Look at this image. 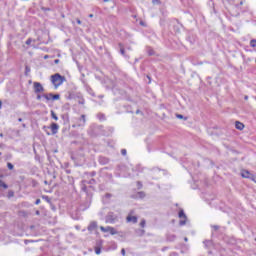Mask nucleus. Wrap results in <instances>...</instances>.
Segmentation results:
<instances>
[{
	"instance_id": "1",
	"label": "nucleus",
	"mask_w": 256,
	"mask_h": 256,
	"mask_svg": "<svg viewBox=\"0 0 256 256\" xmlns=\"http://www.w3.org/2000/svg\"><path fill=\"white\" fill-rule=\"evenodd\" d=\"M64 82L65 77L61 76V74L59 73H56L51 76V83L54 85L55 89H57V87H61V85H63Z\"/></svg>"
},
{
	"instance_id": "2",
	"label": "nucleus",
	"mask_w": 256,
	"mask_h": 256,
	"mask_svg": "<svg viewBox=\"0 0 256 256\" xmlns=\"http://www.w3.org/2000/svg\"><path fill=\"white\" fill-rule=\"evenodd\" d=\"M117 221H119V216H117V214L109 212L106 215V223H110L113 225L114 223H117Z\"/></svg>"
},
{
	"instance_id": "3",
	"label": "nucleus",
	"mask_w": 256,
	"mask_h": 256,
	"mask_svg": "<svg viewBox=\"0 0 256 256\" xmlns=\"http://www.w3.org/2000/svg\"><path fill=\"white\" fill-rule=\"evenodd\" d=\"M86 123H87L86 116H85V114H82L81 117L77 119L75 124L72 125V127L73 128H75V127L83 128V127H85Z\"/></svg>"
},
{
	"instance_id": "4",
	"label": "nucleus",
	"mask_w": 256,
	"mask_h": 256,
	"mask_svg": "<svg viewBox=\"0 0 256 256\" xmlns=\"http://www.w3.org/2000/svg\"><path fill=\"white\" fill-rule=\"evenodd\" d=\"M33 86L35 93H43V91H45V88H43V85L39 82H34Z\"/></svg>"
},
{
	"instance_id": "5",
	"label": "nucleus",
	"mask_w": 256,
	"mask_h": 256,
	"mask_svg": "<svg viewBox=\"0 0 256 256\" xmlns=\"http://www.w3.org/2000/svg\"><path fill=\"white\" fill-rule=\"evenodd\" d=\"M179 218L180 219H183V220H180V225L183 226L187 223V216L185 215V212L183 210H181L179 212Z\"/></svg>"
},
{
	"instance_id": "6",
	"label": "nucleus",
	"mask_w": 256,
	"mask_h": 256,
	"mask_svg": "<svg viewBox=\"0 0 256 256\" xmlns=\"http://www.w3.org/2000/svg\"><path fill=\"white\" fill-rule=\"evenodd\" d=\"M241 176L244 179H251L253 177V174H251V172H249L248 170H242L241 171Z\"/></svg>"
},
{
	"instance_id": "7",
	"label": "nucleus",
	"mask_w": 256,
	"mask_h": 256,
	"mask_svg": "<svg viewBox=\"0 0 256 256\" xmlns=\"http://www.w3.org/2000/svg\"><path fill=\"white\" fill-rule=\"evenodd\" d=\"M97 227H98L97 222L92 221V222H90V224L88 226V231L90 233H93V231H95L97 229Z\"/></svg>"
},
{
	"instance_id": "8",
	"label": "nucleus",
	"mask_w": 256,
	"mask_h": 256,
	"mask_svg": "<svg viewBox=\"0 0 256 256\" xmlns=\"http://www.w3.org/2000/svg\"><path fill=\"white\" fill-rule=\"evenodd\" d=\"M50 129L52 131V135H57L59 131V126L57 125V123H52Z\"/></svg>"
},
{
	"instance_id": "9",
	"label": "nucleus",
	"mask_w": 256,
	"mask_h": 256,
	"mask_svg": "<svg viewBox=\"0 0 256 256\" xmlns=\"http://www.w3.org/2000/svg\"><path fill=\"white\" fill-rule=\"evenodd\" d=\"M126 221L128 223H137V217L136 216L128 215L127 218H126Z\"/></svg>"
},
{
	"instance_id": "10",
	"label": "nucleus",
	"mask_w": 256,
	"mask_h": 256,
	"mask_svg": "<svg viewBox=\"0 0 256 256\" xmlns=\"http://www.w3.org/2000/svg\"><path fill=\"white\" fill-rule=\"evenodd\" d=\"M235 126L239 131H243V129H245V125L241 122H236Z\"/></svg>"
},
{
	"instance_id": "11",
	"label": "nucleus",
	"mask_w": 256,
	"mask_h": 256,
	"mask_svg": "<svg viewBox=\"0 0 256 256\" xmlns=\"http://www.w3.org/2000/svg\"><path fill=\"white\" fill-rule=\"evenodd\" d=\"M108 233H110V235H117V230L110 226Z\"/></svg>"
},
{
	"instance_id": "12",
	"label": "nucleus",
	"mask_w": 256,
	"mask_h": 256,
	"mask_svg": "<svg viewBox=\"0 0 256 256\" xmlns=\"http://www.w3.org/2000/svg\"><path fill=\"white\" fill-rule=\"evenodd\" d=\"M42 97H44V99H46V101H51V100H53V97L51 96V93H49V94H44Z\"/></svg>"
},
{
	"instance_id": "13",
	"label": "nucleus",
	"mask_w": 256,
	"mask_h": 256,
	"mask_svg": "<svg viewBox=\"0 0 256 256\" xmlns=\"http://www.w3.org/2000/svg\"><path fill=\"white\" fill-rule=\"evenodd\" d=\"M51 117L54 119V121H59V117H57V114L53 110H51Z\"/></svg>"
},
{
	"instance_id": "14",
	"label": "nucleus",
	"mask_w": 256,
	"mask_h": 256,
	"mask_svg": "<svg viewBox=\"0 0 256 256\" xmlns=\"http://www.w3.org/2000/svg\"><path fill=\"white\" fill-rule=\"evenodd\" d=\"M110 227H111V226H107V227L100 226V230H101L103 233H109Z\"/></svg>"
},
{
	"instance_id": "15",
	"label": "nucleus",
	"mask_w": 256,
	"mask_h": 256,
	"mask_svg": "<svg viewBox=\"0 0 256 256\" xmlns=\"http://www.w3.org/2000/svg\"><path fill=\"white\" fill-rule=\"evenodd\" d=\"M119 49H120L121 55H125V48L123 47V44L119 43Z\"/></svg>"
},
{
	"instance_id": "16",
	"label": "nucleus",
	"mask_w": 256,
	"mask_h": 256,
	"mask_svg": "<svg viewBox=\"0 0 256 256\" xmlns=\"http://www.w3.org/2000/svg\"><path fill=\"white\" fill-rule=\"evenodd\" d=\"M50 97H52V101H57L59 100L60 96L58 94L53 95L52 93H50Z\"/></svg>"
},
{
	"instance_id": "17",
	"label": "nucleus",
	"mask_w": 256,
	"mask_h": 256,
	"mask_svg": "<svg viewBox=\"0 0 256 256\" xmlns=\"http://www.w3.org/2000/svg\"><path fill=\"white\" fill-rule=\"evenodd\" d=\"M0 187H3V189H7V184H5V182H3V180H0Z\"/></svg>"
},
{
	"instance_id": "18",
	"label": "nucleus",
	"mask_w": 256,
	"mask_h": 256,
	"mask_svg": "<svg viewBox=\"0 0 256 256\" xmlns=\"http://www.w3.org/2000/svg\"><path fill=\"white\" fill-rule=\"evenodd\" d=\"M250 47H256V40L255 39H252L250 41Z\"/></svg>"
},
{
	"instance_id": "19",
	"label": "nucleus",
	"mask_w": 256,
	"mask_h": 256,
	"mask_svg": "<svg viewBox=\"0 0 256 256\" xmlns=\"http://www.w3.org/2000/svg\"><path fill=\"white\" fill-rule=\"evenodd\" d=\"M96 255H101V248H95Z\"/></svg>"
},
{
	"instance_id": "20",
	"label": "nucleus",
	"mask_w": 256,
	"mask_h": 256,
	"mask_svg": "<svg viewBox=\"0 0 256 256\" xmlns=\"http://www.w3.org/2000/svg\"><path fill=\"white\" fill-rule=\"evenodd\" d=\"M7 167H8V169H10V171H11V170H13V167H14V166H13V164H11L10 162H8Z\"/></svg>"
},
{
	"instance_id": "21",
	"label": "nucleus",
	"mask_w": 256,
	"mask_h": 256,
	"mask_svg": "<svg viewBox=\"0 0 256 256\" xmlns=\"http://www.w3.org/2000/svg\"><path fill=\"white\" fill-rule=\"evenodd\" d=\"M33 42V40L31 38L26 40V45H31V43Z\"/></svg>"
},
{
	"instance_id": "22",
	"label": "nucleus",
	"mask_w": 256,
	"mask_h": 256,
	"mask_svg": "<svg viewBox=\"0 0 256 256\" xmlns=\"http://www.w3.org/2000/svg\"><path fill=\"white\" fill-rule=\"evenodd\" d=\"M145 220H142L141 222H140V227H145Z\"/></svg>"
},
{
	"instance_id": "23",
	"label": "nucleus",
	"mask_w": 256,
	"mask_h": 256,
	"mask_svg": "<svg viewBox=\"0 0 256 256\" xmlns=\"http://www.w3.org/2000/svg\"><path fill=\"white\" fill-rule=\"evenodd\" d=\"M121 153H122V155H127V150L126 149H122Z\"/></svg>"
},
{
	"instance_id": "24",
	"label": "nucleus",
	"mask_w": 256,
	"mask_h": 256,
	"mask_svg": "<svg viewBox=\"0 0 256 256\" xmlns=\"http://www.w3.org/2000/svg\"><path fill=\"white\" fill-rule=\"evenodd\" d=\"M176 117H177V119H183V115H181V114H177Z\"/></svg>"
},
{
	"instance_id": "25",
	"label": "nucleus",
	"mask_w": 256,
	"mask_h": 256,
	"mask_svg": "<svg viewBox=\"0 0 256 256\" xmlns=\"http://www.w3.org/2000/svg\"><path fill=\"white\" fill-rule=\"evenodd\" d=\"M250 179H252V181H254V183H256V176L255 175H252V177Z\"/></svg>"
},
{
	"instance_id": "26",
	"label": "nucleus",
	"mask_w": 256,
	"mask_h": 256,
	"mask_svg": "<svg viewBox=\"0 0 256 256\" xmlns=\"http://www.w3.org/2000/svg\"><path fill=\"white\" fill-rule=\"evenodd\" d=\"M26 73H29L31 71V68H29V66H26Z\"/></svg>"
},
{
	"instance_id": "27",
	"label": "nucleus",
	"mask_w": 256,
	"mask_h": 256,
	"mask_svg": "<svg viewBox=\"0 0 256 256\" xmlns=\"http://www.w3.org/2000/svg\"><path fill=\"white\" fill-rule=\"evenodd\" d=\"M39 203H41V199H37L35 205H39Z\"/></svg>"
},
{
	"instance_id": "28",
	"label": "nucleus",
	"mask_w": 256,
	"mask_h": 256,
	"mask_svg": "<svg viewBox=\"0 0 256 256\" xmlns=\"http://www.w3.org/2000/svg\"><path fill=\"white\" fill-rule=\"evenodd\" d=\"M121 255L125 256V248L121 250Z\"/></svg>"
},
{
	"instance_id": "29",
	"label": "nucleus",
	"mask_w": 256,
	"mask_h": 256,
	"mask_svg": "<svg viewBox=\"0 0 256 256\" xmlns=\"http://www.w3.org/2000/svg\"><path fill=\"white\" fill-rule=\"evenodd\" d=\"M41 97H42V96L38 94V95H37V100H38V101H41Z\"/></svg>"
},
{
	"instance_id": "30",
	"label": "nucleus",
	"mask_w": 256,
	"mask_h": 256,
	"mask_svg": "<svg viewBox=\"0 0 256 256\" xmlns=\"http://www.w3.org/2000/svg\"><path fill=\"white\" fill-rule=\"evenodd\" d=\"M76 23H77L78 25H81V21H80L79 19H76Z\"/></svg>"
},
{
	"instance_id": "31",
	"label": "nucleus",
	"mask_w": 256,
	"mask_h": 256,
	"mask_svg": "<svg viewBox=\"0 0 256 256\" xmlns=\"http://www.w3.org/2000/svg\"><path fill=\"white\" fill-rule=\"evenodd\" d=\"M213 229H215V231H217L219 229V226H213Z\"/></svg>"
},
{
	"instance_id": "32",
	"label": "nucleus",
	"mask_w": 256,
	"mask_h": 256,
	"mask_svg": "<svg viewBox=\"0 0 256 256\" xmlns=\"http://www.w3.org/2000/svg\"><path fill=\"white\" fill-rule=\"evenodd\" d=\"M90 183L93 185V183H95V179L90 180Z\"/></svg>"
},
{
	"instance_id": "33",
	"label": "nucleus",
	"mask_w": 256,
	"mask_h": 256,
	"mask_svg": "<svg viewBox=\"0 0 256 256\" xmlns=\"http://www.w3.org/2000/svg\"><path fill=\"white\" fill-rule=\"evenodd\" d=\"M54 63L57 65V63H59V59L54 60Z\"/></svg>"
},
{
	"instance_id": "34",
	"label": "nucleus",
	"mask_w": 256,
	"mask_h": 256,
	"mask_svg": "<svg viewBox=\"0 0 256 256\" xmlns=\"http://www.w3.org/2000/svg\"><path fill=\"white\" fill-rule=\"evenodd\" d=\"M43 129H44V131H47V129H49V127L44 126Z\"/></svg>"
},
{
	"instance_id": "35",
	"label": "nucleus",
	"mask_w": 256,
	"mask_h": 256,
	"mask_svg": "<svg viewBox=\"0 0 256 256\" xmlns=\"http://www.w3.org/2000/svg\"><path fill=\"white\" fill-rule=\"evenodd\" d=\"M141 235L145 233V230H140Z\"/></svg>"
},
{
	"instance_id": "36",
	"label": "nucleus",
	"mask_w": 256,
	"mask_h": 256,
	"mask_svg": "<svg viewBox=\"0 0 256 256\" xmlns=\"http://www.w3.org/2000/svg\"><path fill=\"white\" fill-rule=\"evenodd\" d=\"M105 3H109V1H111V0H103Z\"/></svg>"
},
{
	"instance_id": "37",
	"label": "nucleus",
	"mask_w": 256,
	"mask_h": 256,
	"mask_svg": "<svg viewBox=\"0 0 256 256\" xmlns=\"http://www.w3.org/2000/svg\"><path fill=\"white\" fill-rule=\"evenodd\" d=\"M244 99L247 101V99H249V96H245Z\"/></svg>"
},
{
	"instance_id": "38",
	"label": "nucleus",
	"mask_w": 256,
	"mask_h": 256,
	"mask_svg": "<svg viewBox=\"0 0 256 256\" xmlns=\"http://www.w3.org/2000/svg\"><path fill=\"white\" fill-rule=\"evenodd\" d=\"M184 241H186V242H187V241H189V239H188L187 237H185V238H184Z\"/></svg>"
},
{
	"instance_id": "39",
	"label": "nucleus",
	"mask_w": 256,
	"mask_h": 256,
	"mask_svg": "<svg viewBox=\"0 0 256 256\" xmlns=\"http://www.w3.org/2000/svg\"><path fill=\"white\" fill-rule=\"evenodd\" d=\"M2 105H3V102L0 101V109H1Z\"/></svg>"
},
{
	"instance_id": "40",
	"label": "nucleus",
	"mask_w": 256,
	"mask_h": 256,
	"mask_svg": "<svg viewBox=\"0 0 256 256\" xmlns=\"http://www.w3.org/2000/svg\"><path fill=\"white\" fill-rule=\"evenodd\" d=\"M89 17H90V18H93V14H90Z\"/></svg>"
},
{
	"instance_id": "41",
	"label": "nucleus",
	"mask_w": 256,
	"mask_h": 256,
	"mask_svg": "<svg viewBox=\"0 0 256 256\" xmlns=\"http://www.w3.org/2000/svg\"><path fill=\"white\" fill-rule=\"evenodd\" d=\"M18 121L21 122V121H23V119L19 118Z\"/></svg>"
},
{
	"instance_id": "42",
	"label": "nucleus",
	"mask_w": 256,
	"mask_h": 256,
	"mask_svg": "<svg viewBox=\"0 0 256 256\" xmlns=\"http://www.w3.org/2000/svg\"><path fill=\"white\" fill-rule=\"evenodd\" d=\"M140 25H145L143 22H140Z\"/></svg>"
},
{
	"instance_id": "43",
	"label": "nucleus",
	"mask_w": 256,
	"mask_h": 256,
	"mask_svg": "<svg viewBox=\"0 0 256 256\" xmlns=\"http://www.w3.org/2000/svg\"><path fill=\"white\" fill-rule=\"evenodd\" d=\"M240 5H243V1L240 2Z\"/></svg>"
},
{
	"instance_id": "44",
	"label": "nucleus",
	"mask_w": 256,
	"mask_h": 256,
	"mask_svg": "<svg viewBox=\"0 0 256 256\" xmlns=\"http://www.w3.org/2000/svg\"><path fill=\"white\" fill-rule=\"evenodd\" d=\"M47 133V135H51V133H49V132H46Z\"/></svg>"
},
{
	"instance_id": "45",
	"label": "nucleus",
	"mask_w": 256,
	"mask_h": 256,
	"mask_svg": "<svg viewBox=\"0 0 256 256\" xmlns=\"http://www.w3.org/2000/svg\"><path fill=\"white\" fill-rule=\"evenodd\" d=\"M0 137H3V133L0 134Z\"/></svg>"
},
{
	"instance_id": "46",
	"label": "nucleus",
	"mask_w": 256,
	"mask_h": 256,
	"mask_svg": "<svg viewBox=\"0 0 256 256\" xmlns=\"http://www.w3.org/2000/svg\"><path fill=\"white\" fill-rule=\"evenodd\" d=\"M36 214L39 215V211H37Z\"/></svg>"
},
{
	"instance_id": "47",
	"label": "nucleus",
	"mask_w": 256,
	"mask_h": 256,
	"mask_svg": "<svg viewBox=\"0 0 256 256\" xmlns=\"http://www.w3.org/2000/svg\"><path fill=\"white\" fill-rule=\"evenodd\" d=\"M76 229H78V230H79V226H76Z\"/></svg>"
},
{
	"instance_id": "48",
	"label": "nucleus",
	"mask_w": 256,
	"mask_h": 256,
	"mask_svg": "<svg viewBox=\"0 0 256 256\" xmlns=\"http://www.w3.org/2000/svg\"><path fill=\"white\" fill-rule=\"evenodd\" d=\"M48 56H45L44 59H47Z\"/></svg>"
},
{
	"instance_id": "49",
	"label": "nucleus",
	"mask_w": 256,
	"mask_h": 256,
	"mask_svg": "<svg viewBox=\"0 0 256 256\" xmlns=\"http://www.w3.org/2000/svg\"><path fill=\"white\" fill-rule=\"evenodd\" d=\"M136 113H139V110H137Z\"/></svg>"
},
{
	"instance_id": "50",
	"label": "nucleus",
	"mask_w": 256,
	"mask_h": 256,
	"mask_svg": "<svg viewBox=\"0 0 256 256\" xmlns=\"http://www.w3.org/2000/svg\"><path fill=\"white\" fill-rule=\"evenodd\" d=\"M23 127H25V124H23Z\"/></svg>"
}]
</instances>
